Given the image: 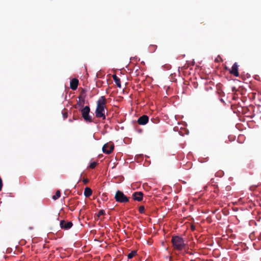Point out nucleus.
<instances>
[{"label":"nucleus","instance_id":"b1692460","mask_svg":"<svg viewBox=\"0 0 261 261\" xmlns=\"http://www.w3.org/2000/svg\"><path fill=\"white\" fill-rule=\"evenodd\" d=\"M234 235H231V236H229V239H230V238H234Z\"/></svg>","mask_w":261,"mask_h":261},{"label":"nucleus","instance_id":"4468645a","mask_svg":"<svg viewBox=\"0 0 261 261\" xmlns=\"http://www.w3.org/2000/svg\"><path fill=\"white\" fill-rule=\"evenodd\" d=\"M137 254L136 250L132 251L129 254L127 255V257L128 259L132 258L134 256H135Z\"/></svg>","mask_w":261,"mask_h":261},{"label":"nucleus","instance_id":"2eb2a0df","mask_svg":"<svg viewBox=\"0 0 261 261\" xmlns=\"http://www.w3.org/2000/svg\"><path fill=\"white\" fill-rule=\"evenodd\" d=\"M62 115L64 119L67 118L68 114L66 109H64V110L62 111Z\"/></svg>","mask_w":261,"mask_h":261},{"label":"nucleus","instance_id":"423d86ee","mask_svg":"<svg viewBox=\"0 0 261 261\" xmlns=\"http://www.w3.org/2000/svg\"><path fill=\"white\" fill-rule=\"evenodd\" d=\"M60 226L62 229L68 230L72 227L73 223L71 221H66L63 220L60 221Z\"/></svg>","mask_w":261,"mask_h":261},{"label":"nucleus","instance_id":"aec40b11","mask_svg":"<svg viewBox=\"0 0 261 261\" xmlns=\"http://www.w3.org/2000/svg\"><path fill=\"white\" fill-rule=\"evenodd\" d=\"M3 186V180L1 177H0V191H1L2 190Z\"/></svg>","mask_w":261,"mask_h":261},{"label":"nucleus","instance_id":"6e6552de","mask_svg":"<svg viewBox=\"0 0 261 261\" xmlns=\"http://www.w3.org/2000/svg\"><path fill=\"white\" fill-rule=\"evenodd\" d=\"M143 193L142 192H135L132 194V198L134 200L141 201L143 200Z\"/></svg>","mask_w":261,"mask_h":261},{"label":"nucleus","instance_id":"9d476101","mask_svg":"<svg viewBox=\"0 0 261 261\" xmlns=\"http://www.w3.org/2000/svg\"><path fill=\"white\" fill-rule=\"evenodd\" d=\"M79 85V80L77 79H73L70 83V88L73 90H75Z\"/></svg>","mask_w":261,"mask_h":261},{"label":"nucleus","instance_id":"cd10ccee","mask_svg":"<svg viewBox=\"0 0 261 261\" xmlns=\"http://www.w3.org/2000/svg\"><path fill=\"white\" fill-rule=\"evenodd\" d=\"M229 181L231 180V177H229Z\"/></svg>","mask_w":261,"mask_h":261},{"label":"nucleus","instance_id":"393cba45","mask_svg":"<svg viewBox=\"0 0 261 261\" xmlns=\"http://www.w3.org/2000/svg\"><path fill=\"white\" fill-rule=\"evenodd\" d=\"M220 100H221V101H222V102L224 103V100H223V99L222 98H221V99H220Z\"/></svg>","mask_w":261,"mask_h":261},{"label":"nucleus","instance_id":"5701e85b","mask_svg":"<svg viewBox=\"0 0 261 261\" xmlns=\"http://www.w3.org/2000/svg\"><path fill=\"white\" fill-rule=\"evenodd\" d=\"M74 108H75V109H77L79 107L77 106V104L76 103V105H75L74 106Z\"/></svg>","mask_w":261,"mask_h":261},{"label":"nucleus","instance_id":"a878e982","mask_svg":"<svg viewBox=\"0 0 261 261\" xmlns=\"http://www.w3.org/2000/svg\"><path fill=\"white\" fill-rule=\"evenodd\" d=\"M234 89H235L234 87L232 88V91L233 92H234Z\"/></svg>","mask_w":261,"mask_h":261},{"label":"nucleus","instance_id":"0eeeda50","mask_svg":"<svg viewBox=\"0 0 261 261\" xmlns=\"http://www.w3.org/2000/svg\"><path fill=\"white\" fill-rule=\"evenodd\" d=\"M238 69L239 65H238L237 63H235L231 67V70H229V73L233 75L236 77H238L239 76Z\"/></svg>","mask_w":261,"mask_h":261},{"label":"nucleus","instance_id":"ddd939ff","mask_svg":"<svg viewBox=\"0 0 261 261\" xmlns=\"http://www.w3.org/2000/svg\"><path fill=\"white\" fill-rule=\"evenodd\" d=\"M61 196V192L60 190H57L56 191V194L54 196H53L52 198L56 200L58 199Z\"/></svg>","mask_w":261,"mask_h":261},{"label":"nucleus","instance_id":"f257e3e1","mask_svg":"<svg viewBox=\"0 0 261 261\" xmlns=\"http://www.w3.org/2000/svg\"><path fill=\"white\" fill-rule=\"evenodd\" d=\"M107 99L104 96L100 97L97 101V106L95 110V116L97 118H101L106 119L105 108L106 107Z\"/></svg>","mask_w":261,"mask_h":261},{"label":"nucleus","instance_id":"a211bd4d","mask_svg":"<svg viewBox=\"0 0 261 261\" xmlns=\"http://www.w3.org/2000/svg\"><path fill=\"white\" fill-rule=\"evenodd\" d=\"M96 165L97 163L95 162H93L90 164L89 167L91 169H94L96 166Z\"/></svg>","mask_w":261,"mask_h":261},{"label":"nucleus","instance_id":"39448f33","mask_svg":"<svg viewBox=\"0 0 261 261\" xmlns=\"http://www.w3.org/2000/svg\"><path fill=\"white\" fill-rule=\"evenodd\" d=\"M114 145L112 143H107L102 147V151L107 154L111 153L114 150Z\"/></svg>","mask_w":261,"mask_h":261},{"label":"nucleus","instance_id":"1a4fd4ad","mask_svg":"<svg viewBox=\"0 0 261 261\" xmlns=\"http://www.w3.org/2000/svg\"><path fill=\"white\" fill-rule=\"evenodd\" d=\"M149 120V117L145 115L139 117L138 119V123L140 125L146 124Z\"/></svg>","mask_w":261,"mask_h":261},{"label":"nucleus","instance_id":"dca6fc26","mask_svg":"<svg viewBox=\"0 0 261 261\" xmlns=\"http://www.w3.org/2000/svg\"><path fill=\"white\" fill-rule=\"evenodd\" d=\"M139 211L141 214H143L144 213L145 211V208L144 206L141 205L139 207Z\"/></svg>","mask_w":261,"mask_h":261},{"label":"nucleus","instance_id":"20e7f679","mask_svg":"<svg viewBox=\"0 0 261 261\" xmlns=\"http://www.w3.org/2000/svg\"><path fill=\"white\" fill-rule=\"evenodd\" d=\"M115 199L118 202L126 203L129 202V198L125 196L122 191L118 190L116 192Z\"/></svg>","mask_w":261,"mask_h":261},{"label":"nucleus","instance_id":"f3484780","mask_svg":"<svg viewBox=\"0 0 261 261\" xmlns=\"http://www.w3.org/2000/svg\"><path fill=\"white\" fill-rule=\"evenodd\" d=\"M85 103V100L83 99L82 101H79L77 103L79 107H83Z\"/></svg>","mask_w":261,"mask_h":261},{"label":"nucleus","instance_id":"9b49d317","mask_svg":"<svg viewBox=\"0 0 261 261\" xmlns=\"http://www.w3.org/2000/svg\"><path fill=\"white\" fill-rule=\"evenodd\" d=\"M112 77H113V79L115 83H116L117 86L118 87L121 88V82H120V79L118 76H117V75L116 74L113 75Z\"/></svg>","mask_w":261,"mask_h":261},{"label":"nucleus","instance_id":"7ed1b4c3","mask_svg":"<svg viewBox=\"0 0 261 261\" xmlns=\"http://www.w3.org/2000/svg\"><path fill=\"white\" fill-rule=\"evenodd\" d=\"M80 111L81 112L82 117L86 122H92V117L89 115L90 109L89 106H86L81 109Z\"/></svg>","mask_w":261,"mask_h":261},{"label":"nucleus","instance_id":"412c9836","mask_svg":"<svg viewBox=\"0 0 261 261\" xmlns=\"http://www.w3.org/2000/svg\"><path fill=\"white\" fill-rule=\"evenodd\" d=\"M238 95L236 94H234V95L232 96V98L233 100H236L237 99H238Z\"/></svg>","mask_w":261,"mask_h":261},{"label":"nucleus","instance_id":"bb28decb","mask_svg":"<svg viewBox=\"0 0 261 261\" xmlns=\"http://www.w3.org/2000/svg\"><path fill=\"white\" fill-rule=\"evenodd\" d=\"M229 233H230V232L232 231V230L230 229H229Z\"/></svg>","mask_w":261,"mask_h":261},{"label":"nucleus","instance_id":"f8f14e48","mask_svg":"<svg viewBox=\"0 0 261 261\" xmlns=\"http://www.w3.org/2000/svg\"><path fill=\"white\" fill-rule=\"evenodd\" d=\"M92 194V190L88 187H86L84 190V195L86 197L90 196Z\"/></svg>","mask_w":261,"mask_h":261},{"label":"nucleus","instance_id":"6ab92c4d","mask_svg":"<svg viewBox=\"0 0 261 261\" xmlns=\"http://www.w3.org/2000/svg\"><path fill=\"white\" fill-rule=\"evenodd\" d=\"M105 212L104 210H100L99 212H98V213L97 214V217L99 218L100 216L105 215Z\"/></svg>","mask_w":261,"mask_h":261},{"label":"nucleus","instance_id":"4be33fe9","mask_svg":"<svg viewBox=\"0 0 261 261\" xmlns=\"http://www.w3.org/2000/svg\"><path fill=\"white\" fill-rule=\"evenodd\" d=\"M89 181V180L87 179V178H85L83 179V182L85 184H86Z\"/></svg>","mask_w":261,"mask_h":261},{"label":"nucleus","instance_id":"f03ea898","mask_svg":"<svg viewBox=\"0 0 261 261\" xmlns=\"http://www.w3.org/2000/svg\"><path fill=\"white\" fill-rule=\"evenodd\" d=\"M171 243L174 249L177 251H181L186 247L184 239L178 236H173Z\"/></svg>","mask_w":261,"mask_h":261}]
</instances>
